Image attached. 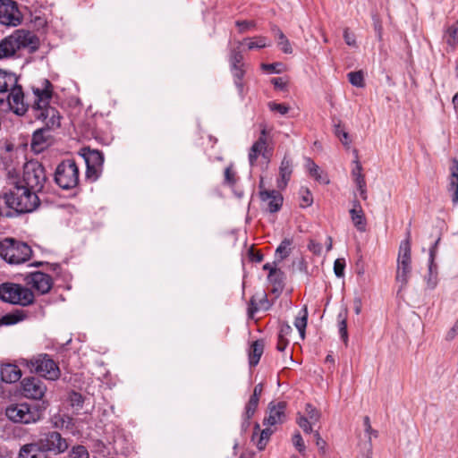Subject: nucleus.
I'll list each match as a JSON object with an SVG mask.
<instances>
[{"label":"nucleus","instance_id":"nucleus-60","mask_svg":"<svg viewBox=\"0 0 458 458\" xmlns=\"http://www.w3.org/2000/svg\"><path fill=\"white\" fill-rule=\"evenodd\" d=\"M233 173L232 172L230 167H226L225 170V180L228 183H233L234 178H233Z\"/></svg>","mask_w":458,"mask_h":458},{"label":"nucleus","instance_id":"nucleus-38","mask_svg":"<svg viewBox=\"0 0 458 458\" xmlns=\"http://www.w3.org/2000/svg\"><path fill=\"white\" fill-rule=\"evenodd\" d=\"M233 76L234 79V84L236 88L239 90L240 94H242L243 92V83L242 81L243 76H244V70L242 68V66H236V67H231Z\"/></svg>","mask_w":458,"mask_h":458},{"label":"nucleus","instance_id":"nucleus-19","mask_svg":"<svg viewBox=\"0 0 458 458\" xmlns=\"http://www.w3.org/2000/svg\"><path fill=\"white\" fill-rule=\"evenodd\" d=\"M260 199L267 204V208L270 213L277 212L283 205L282 194L275 190L260 191Z\"/></svg>","mask_w":458,"mask_h":458},{"label":"nucleus","instance_id":"nucleus-47","mask_svg":"<svg viewBox=\"0 0 458 458\" xmlns=\"http://www.w3.org/2000/svg\"><path fill=\"white\" fill-rule=\"evenodd\" d=\"M53 423L55 428H68L69 424L72 421V419L68 416H55L53 419Z\"/></svg>","mask_w":458,"mask_h":458},{"label":"nucleus","instance_id":"nucleus-29","mask_svg":"<svg viewBox=\"0 0 458 458\" xmlns=\"http://www.w3.org/2000/svg\"><path fill=\"white\" fill-rule=\"evenodd\" d=\"M19 458H46L37 443L23 445L19 454Z\"/></svg>","mask_w":458,"mask_h":458},{"label":"nucleus","instance_id":"nucleus-23","mask_svg":"<svg viewBox=\"0 0 458 458\" xmlns=\"http://www.w3.org/2000/svg\"><path fill=\"white\" fill-rule=\"evenodd\" d=\"M354 167L352 170V176L356 184L358 191H360V195L362 199H367V190H366V182L364 175L362 174V166L358 160L354 162Z\"/></svg>","mask_w":458,"mask_h":458},{"label":"nucleus","instance_id":"nucleus-12","mask_svg":"<svg viewBox=\"0 0 458 458\" xmlns=\"http://www.w3.org/2000/svg\"><path fill=\"white\" fill-rule=\"evenodd\" d=\"M22 21V15L16 2L0 0V22L6 26H18Z\"/></svg>","mask_w":458,"mask_h":458},{"label":"nucleus","instance_id":"nucleus-14","mask_svg":"<svg viewBox=\"0 0 458 458\" xmlns=\"http://www.w3.org/2000/svg\"><path fill=\"white\" fill-rule=\"evenodd\" d=\"M25 282L32 289L41 294L47 293L53 286L52 277L40 271H36L27 275Z\"/></svg>","mask_w":458,"mask_h":458},{"label":"nucleus","instance_id":"nucleus-3","mask_svg":"<svg viewBox=\"0 0 458 458\" xmlns=\"http://www.w3.org/2000/svg\"><path fill=\"white\" fill-rule=\"evenodd\" d=\"M31 254V248L23 242L12 238L0 242V257L9 264H22L30 259Z\"/></svg>","mask_w":458,"mask_h":458},{"label":"nucleus","instance_id":"nucleus-61","mask_svg":"<svg viewBox=\"0 0 458 458\" xmlns=\"http://www.w3.org/2000/svg\"><path fill=\"white\" fill-rule=\"evenodd\" d=\"M288 340L286 338H280L278 336V343H277V345H276V349L279 351V352H283L285 350L286 346L288 345Z\"/></svg>","mask_w":458,"mask_h":458},{"label":"nucleus","instance_id":"nucleus-50","mask_svg":"<svg viewBox=\"0 0 458 458\" xmlns=\"http://www.w3.org/2000/svg\"><path fill=\"white\" fill-rule=\"evenodd\" d=\"M345 260L344 259H337L334 263V272L337 277H342L344 275Z\"/></svg>","mask_w":458,"mask_h":458},{"label":"nucleus","instance_id":"nucleus-37","mask_svg":"<svg viewBox=\"0 0 458 458\" xmlns=\"http://www.w3.org/2000/svg\"><path fill=\"white\" fill-rule=\"evenodd\" d=\"M47 132L46 129H40L36 131L32 136V148L36 151H40L44 147L42 146L46 142L44 134Z\"/></svg>","mask_w":458,"mask_h":458},{"label":"nucleus","instance_id":"nucleus-8","mask_svg":"<svg viewBox=\"0 0 458 458\" xmlns=\"http://www.w3.org/2000/svg\"><path fill=\"white\" fill-rule=\"evenodd\" d=\"M6 417L17 423L30 424L37 422L41 418V411L26 403L9 405L5 410Z\"/></svg>","mask_w":458,"mask_h":458},{"label":"nucleus","instance_id":"nucleus-40","mask_svg":"<svg viewBox=\"0 0 458 458\" xmlns=\"http://www.w3.org/2000/svg\"><path fill=\"white\" fill-rule=\"evenodd\" d=\"M242 42H238V47H240ZM242 55L241 51L239 50V47L233 48L231 50L230 53V64L231 67H236V66H242Z\"/></svg>","mask_w":458,"mask_h":458},{"label":"nucleus","instance_id":"nucleus-28","mask_svg":"<svg viewBox=\"0 0 458 458\" xmlns=\"http://www.w3.org/2000/svg\"><path fill=\"white\" fill-rule=\"evenodd\" d=\"M21 377V370L15 365L8 364L1 369V379L5 383L17 382Z\"/></svg>","mask_w":458,"mask_h":458},{"label":"nucleus","instance_id":"nucleus-11","mask_svg":"<svg viewBox=\"0 0 458 458\" xmlns=\"http://www.w3.org/2000/svg\"><path fill=\"white\" fill-rule=\"evenodd\" d=\"M81 151V156L83 157L87 165V178L91 179L92 181H97L99 177L104 163V156L102 152L96 149H90L89 148H84Z\"/></svg>","mask_w":458,"mask_h":458},{"label":"nucleus","instance_id":"nucleus-52","mask_svg":"<svg viewBox=\"0 0 458 458\" xmlns=\"http://www.w3.org/2000/svg\"><path fill=\"white\" fill-rule=\"evenodd\" d=\"M293 444L295 448L300 452L303 453L305 451V445L303 439L299 432L295 433L293 437Z\"/></svg>","mask_w":458,"mask_h":458},{"label":"nucleus","instance_id":"nucleus-46","mask_svg":"<svg viewBox=\"0 0 458 458\" xmlns=\"http://www.w3.org/2000/svg\"><path fill=\"white\" fill-rule=\"evenodd\" d=\"M69 402L73 408L78 410L82 407L83 397L77 392H72L69 395Z\"/></svg>","mask_w":458,"mask_h":458},{"label":"nucleus","instance_id":"nucleus-34","mask_svg":"<svg viewBox=\"0 0 458 458\" xmlns=\"http://www.w3.org/2000/svg\"><path fill=\"white\" fill-rule=\"evenodd\" d=\"M16 53V49L10 37L5 38L0 42V59L9 57Z\"/></svg>","mask_w":458,"mask_h":458},{"label":"nucleus","instance_id":"nucleus-54","mask_svg":"<svg viewBox=\"0 0 458 458\" xmlns=\"http://www.w3.org/2000/svg\"><path fill=\"white\" fill-rule=\"evenodd\" d=\"M344 38L348 46L354 47L356 45L355 36L350 33L348 29L344 30Z\"/></svg>","mask_w":458,"mask_h":458},{"label":"nucleus","instance_id":"nucleus-51","mask_svg":"<svg viewBox=\"0 0 458 458\" xmlns=\"http://www.w3.org/2000/svg\"><path fill=\"white\" fill-rule=\"evenodd\" d=\"M301 206L302 207H309L312 204V196L309 189L307 188H301Z\"/></svg>","mask_w":458,"mask_h":458},{"label":"nucleus","instance_id":"nucleus-63","mask_svg":"<svg viewBox=\"0 0 458 458\" xmlns=\"http://www.w3.org/2000/svg\"><path fill=\"white\" fill-rule=\"evenodd\" d=\"M269 426H267L266 428H264L261 432H260V437H262L263 438H265L266 440H269V437H271V435L273 434V430L268 428Z\"/></svg>","mask_w":458,"mask_h":458},{"label":"nucleus","instance_id":"nucleus-64","mask_svg":"<svg viewBox=\"0 0 458 458\" xmlns=\"http://www.w3.org/2000/svg\"><path fill=\"white\" fill-rule=\"evenodd\" d=\"M267 442H268L267 440H266L265 438H263L262 437L259 436V439L256 443L257 448L260 451L264 450Z\"/></svg>","mask_w":458,"mask_h":458},{"label":"nucleus","instance_id":"nucleus-13","mask_svg":"<svg viewBox=\"0 0 458 458\" xmlns=\"http://www.w3.org/2000/svg\"><path fill=\"white\" fill-rule=\"evenodd\" d=\"M261 155L266 160L267 164L270 162L271 151L267 148V131L263 129L260 132V136L251 146L249 152V163L250 166H254L258 157Z\"/></svg>","mask_w":458,"mask_h":458},{"label":"nucleus","instance_id":"nucleus-6","mask_svg":"<svg viewBox=\"0 0 458 458\" xmlns=\"http://www.w3.org/2000/svg\"><path fill=\"white\" fill-rule=\"evenodd\" d=\"M47 181V176L43 165L38 161H29L23 166L21 182L26 188H30V191H41Z\"/></svg>","mask_w":458,"mask_h":458},{"label":"nucleus","instance_id":"nucleus-5","mask_svg":"<svg viewBox=\"0 0 458 458\" xmlns=\"http://www.w3.org/2000/svg\"><path fill=\"white\" fill-rule=\"evenodd\" d=\"M411 273V251L410 232L407 238L401 242L397 257V268L395 280L400 284V288H403L408 284Z\"/></svg>","mask_w":458,"mask_h":458},{"label":"nucleus","instance_id":"nucleus-17","mask_svg":"<svg viewBox=\"0 0 458 458\" xmlns=\"http://www.w3.org/2000/svg\"><path fill=\"white\" fill-rule=\"evenodd\" d=\"M9 37L16 51L24 47H30L32 49L37 47V38L30 31L18 30Z\"/></svg>","mask_w":458,"mask_h":458},{"label":"nucleus","instance_id":"nucleus-32","mask_svg":"<svg viewBox=\"0 0 458 458\" xmlns=\"http://www.w3.org/2000/svg\"><path fill=\"white\" fill-rule=\"evenodd\" d=\"M264 351V344L261 341H255L251 346L249 352V362L251 367L256 366Z\"/></svg>","mask_w":458,"mask_h":458},{"label":"nucleus","instance_id":"nucleus-30","mask_svg":"<svg viewBox=\"0 0 458 458\" xmlns=\"http://www.w3.org/2000/svg\"><path fill=\"white\" fill-rule=\"evenodd\" d=\"M443 40L452 49L458 44V21L448 26L443 35Z\"/></svg>","mask_w":458,"mask_h":458},{"label":"nucleus","instance_id":"nucleus-2","mask_svg":"<svg viewBox=\"0 0 458 458\" xmlns=\"http://www.w3.org/2000/svg\"><path fill=\"white\" fill-rule=\"evenodd\" d=\"M3 199L6 206L17 213L32 212L39 204L38 195L18 182L4 192Z\"/></svg>","mask_w":458,"mask_h":458},{"label":"nucleus","instance_id":"nucleus-39","mask_svg":"<svg viewBox=\"0 0 458 458\" xmlns=\"http://www.w3.org/2000/svg\"><path fill=\"white\" fill-rule=\"evenodd\" d=\"M338 326H339V334L344 342H347L348 340V332H347V323H346V310L344 313H339L338 315Z\"/></svg>","mask_w":458,"mask_h":458},{"label":"nucleus","instance_id":"nucleus-57","mask_svg":"<svg viewBox=\"0 0 458 458\" xmlns=\"http://www.w3.org/2000/svg\"><path fill=\"white\" fill-rule=\"evenodd\" d=\"M308 248L310 251H312L314 254H320L322 250V245L317 242L310 241Z\"/></svg>","mask_w":458,"mask_h":458},{"label":"nucleus","instance_id":"nucleus-43","mask_svg":"<svg viewBox=\"0 0 458 458\" xmlns=\"http://www.w3.org/2000/svg\"><path fill=\"white\" fill-rule=\"evenodd\" d=\"M259 398L254 397L252 395L250 396L245 408V416L247 417V419H250L254 415L259 404Z\"/></svg>","mask_w":458,"mask_h":458},{"label":"nucleus","instance_id":"nucleus-7","mask_svg":"<svg viewBox=\"0 0 458 458\" xmlns=\"http://www.w3.org/2000/svg\"><path fill=\"white\" fill-rule=\"evenodd\" d=\"M55 182L64 190L75 188L79 183V168L72 159L61 162L55 173Z\"/></svg>","mask_w":458,"mask_h":458},{"label":"nucleus","instance_id":"nucleus-55","mask_svg":"<svg viewBox=\"0 0 458 458\" xmlns=\"http://www.w3.org/2000/svg\"><path fill=\"white\" fill-rule=\"evenodd\" d=\"M271 83L277 89L283 90V89H284L286 88V81L283 78H281V77L273 78L271 80Z\"/></svg>","mask_w":458,"mask_h":458},{"label":"nucleus","instance_id":"nucleus-42","mask_svg":"<svg viewBox=\"0 0 458 458\" xmlns=\"http://www.w3.org/2000/svg\"><path fill=\"white\" fill-rule=\"evenodd\" d=\"M305 410H306L305 417L308 418V420L310 422H313L314 424H316L320 420L321 414H320L319 411H318L311 404H310V403L306 404Z\"/></svg>","mask_w":458,"mask_h":458},{"label":"nucleus","instance_id":"nucleus-25","mask_svg":"<svg viewBox=\"0 0 458 458\" xmlns=\"http://www.w3.org/2000/svg\"><path fill=\"white\" fill-rule=\"evenodd\" d=\"M305 167L308 170L310 175L314 177L316 181L323 184L329 183V179L327 174H325L311 158H305Z\"/></svg>","mask_w":458,"mask_h":458},{"label":"nucleus","instance_id":"nucleus-24","mask_svg":"<svg viewBox=\"0 0 458 458\" xmlns=\"http://www.w3.org/2000/svg\"><path fill=\"white\" fill-rule=\"evenodd\" d=\"M350 215L352 221L356 227V229L360 232L366 231V219L364 213L361 209V207L358 201H355L353 204V208L350 210Z\"/></svg>","mask_w":458,"mask_h":458},{"label":"nucleus","instance_id":"nucleus-1","mask_svg":"<svg viewBox=\"0 0 458 458\" xmlns=\"http://www.w3.org/2000/svg\"><path fill=\"white\" fill-rule=\"evenodd\" d=\"M33 93L35 99L32 108L35 111V116L42 120L48 129L58 128L61 124L59 112L49 106L52 98L50 81L44 80L42 88H34Z\"/></svg>","mask_w":458,"mask_h":458},{"label":"nucleus","instance_id":"nucleus-56","mask_svg":"<svg viewBox=\"0 0 458 458\" xmlns=\"http://www.w3.org/2000/svg\"><path fill=\"white\" fill-rule=\"evenodd\" d=\"M314 437L316 439V445L322 453H325L326 442L320 437L318 431L314 432Z\"/></svg>","mask_w":458,"mask_h":458},{"label":"nucleus","instance_id":"nucleus-62","mask_svg":"<svg viewBox=\"0 0 458 458\" xmlns=\"http://www.w3.org/2000/svg\"><path fill=\"white\" fill-rule=\"evenodd\" d=\"M353 305H354V311H355V313L357 315L360 314L361 312V307H362L361 300H360V297L354 298Z\"/></svg>","mask_w":458,"mask_h":458},{"label":"nucleus","instance_id":"nucleus-21","mask_svg":"<svg viewBox=\"0 0 458 458\" xmlns=\"http://www.w3.org/2000/svg\"><path fill=\"white\" fill-rule=\"evenodd\" d=\"M293 173V165L291 160L284 157L279 166V178L276 181V186L279 190L286 188Z\"/></svg>","mask_w":458,"mask_h":458},{"label":"nucleus","instance_id":"nucleus-9","mask_svg":"<svg viewBox=\"0 0 458 458\" xmlns=\"http://www.w3.org/2000/svg\"><path fill=\"white\" fill-rule=\"evenodd\" d=\"M32 371L49 380H55L60 377V369L56 363L47 354H40L28 361Z\"/></svg>","mask_w":458,"mask_h":458},{"label":"nucleus","instance_id":"nucleus-4","mask_svg":"<svg viewBox=\"0 0 458 458\" xmlns=\"http://www.w3.org/2000/svg\"><path fill=\"white\" fill-rule=\"evenodd\" d=\"M0 299L14 305L28 306L33 303L34 294L31 290L14 283L0 284Z\"/></svg>","mask_w":458,"mask_h":458},{"label":"nucleus","instance_id":"nucleus-58","mask_svg":"<svg viewBox=\"0 0 458 458\" xmlns=\"http://www.w3.org/2000/svg\"><path fill=\"white\" fill-rule=\"evenodd\" d=\"M292 330H293V329H292V327H291V326H290V325H288V324H283V325L281 326L280 333H279V335H278V336H279L280 338H286V336H287L288 335H290V334H291Z\"/></svg>","mask_w":458,"mask_h":458},{"label":"nucleus","instance_id":"nucleus-26","mask_svg":"<svg viewBox=\"0 0 458 458\" xmlns=\"http://www.w3.org/2000/svg\"><path fill=\"white\" fill-rule=\"evenodd\" d=\"M18 85L15 73L0 70V92H8Z\"/></svg>","mask_w":458,"mask_h":458},{"label":"nucleus","instance_id":"nucleus-33","mask_svg":"<svg viewBox=\"0 0 458 458\" xmlns=\"http://www.w3.org/2000/svg\"><path fill=\"white\" fill-rule=\"evenodd\" d=\"M308 320V310L305 306L301 311L298 317L294 320V327L299 331L301 339L305 338V329L307 327Z\"/></svg>","mask_w":458,"mask_h":458},{"label":"nucleus","instance_id":"nucleus-49","mask_svg":"<svg viewBox=\"0 0 458 458\" xmlns=\"http://www.w3.org/2000/svg\"><path fill=\"white\" fill-rule=\"evenodd\" d=\"M267 106L271 111L277 112L282 115L286 114L290 109L288 106L276 102H269Z\"/></svg>","mask_w":458,"mask_h":458},{"label":"nucleus","instance_id":"nucleus-18","mask_svg":"<svg viewBox=\"0 0 458 458\" xmlns=\"http://www.w3.org/2000/svg\"><path fill=\"white\" fill-rule=\"evenodd\" d=\"M439 241L440 238L438 237L433 246L429 249L428 272L426 276L427 285L429 289H434L437 285L438 282L437 265L434 260L437 253V246Z\"/></svg>","mask_w":458,"mask_h":458},{"label":"nucleus","instance_id":"nucleus-59","mask_svg":"<svg viewBox=\"0 0 458 458\" xmlns=\"http://www.w3.org/2000/svg\"><path fill=\"white\" fill-rule=\"evenodd\" d=\"M456 335H458V319L454 323V327L447 333L446 339L453 340Z\"/></svg>","mask_w":458,"mask_h":458},{"label":"nucleus","instance_id":"nucleus-20","mask_svg":"<svg viewBox=\"0 0 458 458\" xmlns=\"http://www.w3.org/2000/svg\"><path fill=\"white\" fill-rule=\"evenodd\" d=\"M284 403H278L277 404L271 403L268 406V415L264 419V425L275 426L282 423L284 418Z\"/></svg>","mask_w":458,"mask_h":458},{"label":"nucleus","instance_id":"nucleus-16","mask_svg":"<svg viewBox=\"0 0 458 458\" xmlns=\"http://www.w3.org/2000/svg\"><path fill=\"white\" fill-rule=\"evenodd\" d=\"M46 390V386L36 377H26L21 381V394L27 398L41 399Z\"/></svg>","mask_w":458,"mask_h":458},{"label":"nucleus","instance_id":"nucleus-44","mask_svg":"<svg viewBox=\"0 0 458 458\" xmlns=\"http://www.w3.org/2000/svg\"><path fill=\"white\" fill-rule=\"evenodd\" d=\"M70 458H89L88 450L83 445L73 446L69 454Z\"/></svg>","mask_w":458,"mask_h":458},{"label":"nucleus","instance_id":"nucleus-53","mask_svg":"<svg viewBox=\"0 0 458 458\" xmlns=\"http://www.w3.org/2000/svg\"><path fill=\"white\" fill-rule=\"evenodd\" d=\"M365 431V437L368 438L369 441V446H368V453L370 454L372 451V445H371V439L372 437H377V431L374 430L370 427V430H364Z\"/></svg>","mask_w":458,"mask_h":458},{"label":"nucleus","instance_id":"nucleus-45","mask_svg":"<svg viewBox=\"0 0 458 458\" xmlns=\"http://www.w3.org/2000/svg\"><path fill=\"white\" fill-rule=\"evenodd\" d=\"M297 423L305 433L310 434L313 432L312 426L314 423L310 422L305 416L299 414L297 417Z\"/></svg>","mask_w":458,"mask_h":458},{"label":"nucleus","instance_id":"nucleus-35","mask_svg":"<svg viewBox=\"0 0 458 458\" xmlns=\"http://www.w3.org/2000/svg\"><path fill=\"white\" fill-rule=\"evenodd\" d=\"M293 242L290 239H284L281 242L279 246L276 250V255L279 257L280 260L287 258L291 253V245Z\"/></svg>","mask_w":458,"mask_h":458},{"label":"nucleus","instance_id":"nucleus-15","mask_svg":"<svg viewBox=\"0 0 458 458\" xmlns=\"http://www.w3.org/2000/svg\"><path fill=\"white\" fill-rule=\"evenodd\" d=\"M9 108L17 115H23L29 107L24 101V93L19 84L9 91L7 96Z\"/></svg>","mask_w":458,"mask_h":458},{"label":"nucleus","instance_id":"nucleus-36","mask_svg":"<svg viewBox=\"0 0 458 458\" xmlns=\"http://www.w3.org/2000/svg\"><path fill=\"white\" fill-rule=\"evenodd\" d=\"M250 40L248 44V49H260L271 46V42L263 36L255 37L253 38H248Z\"/></svg>","mask_w":458,"mask_h":458},{"label":"nucleus","instance_id":"nucleus-10","mask_svg":"<svg viewBox=\"0 0 458 458\" xmlns=\"http://www.w3.org/2000/svg\"><path fill=\"white\" fill-rule=\"evenodd\" d=\"M37 444L43 454L49 452L55 455L64 453L69 447L68 441L56 431L42 433Z\"/></svg>","mask_w":458,"mask_h":458},{"label":"nucleus","instance_id":"nucleus-31","mask_svg":"<svg viewBox=\"0 0 458 458\" xmlns=\"http://www.w3.org/2000/svg\"><path fill=\"white\" fill-rule=\"evenodd\" d=\"M272 31L275 34V37L277 40V45L281 50L285 54H292L293 48L291 47L290 41L285 37L284 32L276 26L272 27Z\"/></svg>","mask_w":458,"mask_h":458},{"label":"nucleus","instance_id":"nucleus-22","mask_svg":"<svg viewBox=\"0 0 458 458\" xmlns=\"http://www.w3.org/2000/svg\"><path fill=\"white\" fill-rule=\"evenodd\" d=\"M450 175L448 191L452 193V200L454 204L458 202V160L453 158L450 165Z\"/></svg>","mask_w":458,"mask_h":458},{"label":"nucleus","instance_id":"nucleus-41","mask_svg":"<svg viewBox=\"0 0 458 458\" xmlns=\"http://www.w3.org/2000/svg\"><path fill=\"white\" fill-rule=\"evenodd\" d=\"M348 79L352 85L358 88L364 87V76L362 72H351L348 73Z\"/></svg>","mask_w":458,"mask_h":458},{"label":"nucleus","instance_id":"nucleus-48","mask_svg":"<svg viewBox=\"0 0 458 458\" xmlns=\"http://www.w3.org/2000/svg\"><path fill=\"white\" fill-rule=\"evenodd\" d=\"M240 33L247 32L255 28L256 24L253 21H237L235 22Z\"/></svg>","mask_w":458,"mask_h":458},{"label":"nucleus","instance_id":"nucleus-27","mask_svg":"<svg viewBox=\"0 0 458 458\" xmlns=\"http://www.w3.org/2000/svg\"><path fill=\"white\" fill-rule=\"evenodd\" d=\"M27 318V312L23 310H15L0 317V326H13Z\"/></svg>","mask_w":458,"mask_h":458}]
</instances>
